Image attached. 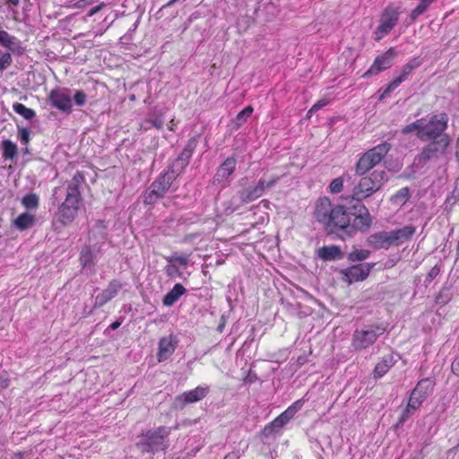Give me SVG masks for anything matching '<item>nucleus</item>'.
Returning <instances> with one entry per match:
<instances>
[{
    "mask_svg": "<svg viewBox=\"0 0 459 459\" xmlns=\"http://www.w3.org/2000/svg\"><path fill=\"white\" fill-rule=\"evenodd\" d=\"M328 104V100H320L316 103H315L312 108L308 110L307 116L309 117L312 113L318 111L323 107L326 106Z\"/></svg>",
    "mask_w": 459,
    "mask_h": 459,
    "instance_id": "nucleus-53",
    "label": "nucleus"
},
{
    "mask_svg": "<svg viewBox=\"0 0 459 459\" xmlns=\"http://www.w3.org/2000/svg\"><path fill=\"white\" fill-rule=\"evenodd\" d=\"M13 62L10 52H4L0 49V71L7 69Z\"/></svg>",
    "mask_w": 459,
    "mask_h": 459,
    "instance_id": "nucleus-43",
    "label": "nucleus"
},
{
    "mask_svg": "<svg viewBox=\"0 0 459 459\" xmlns=\"http://www.w3.org/2000/svg\"><path fill=\"white\" fill-rule=\"evenodd\" d=\"M305 401L303 399L297 400L289 408L292 410L293 413H297L304 405Z\"/></svg>",
    "mask_w": 459,
    "mask_h": 459,
    "instance_id": "nucleus-55",
    "label": "nucleus"
},
{
    "mask_svg": "<svg viewBox=\"0 0 459 459\" xmlns=\"http://www.w3.org/2000/svg\"><path fill=\"white\" fill-rule=\"evenodd\" d=\"M164 120L161 116L151 117L143 122L142 127L144 131L149 130L151 127H155L158 130L163 128Z\"/></svg>",
    "mask_w": 459,
    "mask_h": 459,
    "instance_id": "nucleus-35",
    "label": "nucleus"
},
{
    "mask_svg": "<svg viewBox=\"0 0 459 459\" xmlns=\"http://www.w3.org/2000/svg\"><path fill=\"white\" fill-rule=\"evenodd\" d=\"M173 180L169 176L162 173L155 179L143 194V202L146 204H153L162 198L172 185Z\"/></svg>",
    "mask_w": 459,
    "mask_h": 459,
    "instance_id": "nucleus-9",
    "label": "nucleus"
},
{
    "mask_svg": "<svg viewBox=\"0 0 459 459\" xmlns=\"http://www.w3.org/2000/svg\"><path fill=\"white\" fill-rule=\"evenodd\" d=\"M35 224V216L28 212L20 214L14 221L13 226L20 231L26 230Z\"/></svg>",
    "mask_w": 459,
    "mask_h": 459,
    "instance_id": "nucleus-27",
    "label": "nucleus"
},
{
    "mask_svg": "<svg viewBox=\"0 0 459 459\" xmlns=\"http://www.w3.org/2000/svg\"><path fill=\"white\" fill-rule=\"evenodd\" d=\"M370 255V251L366 249H355L348 254L347 259L350 262H360L368 259Z\"/></svg>",
    "mask_w": 459,
    "mask_h": 459,
    "instance_id": "nucleus-37",
    "label": "nucleus"
},
{
    "mask_svg": "<svg viewBox=\"0 0 459 459\" xmlns=\"http://www.w3.org/2000/svg\"><path fill=\"white\" fill-rule=\"evenodd\" d=\"M423 63V59L420 56H415V57H412L411 59H410L407 63H406V65H408L411 70H415L417 69L418 67H420Z\"/></svg>",
    "mask_w": 459,
    "mask_h": 459,
    "instance_id": "nucleus-51",
    "label": "nucleus"
},
{
    "mask_svg": "<svg viewBox=\"0 0 459 459\" xmlns=\"http://www.w3.org/2000/svg\"><path fill=\"white\" fill-rule=\"evenodd\" d=\"M94 2L95 0H79L75 3L74 6L77 8H85L86 6L92 4Z\"/></svg>",
    "mask_w": 459,
    "mask_h": 459,
    "instance_id": "nucleus-56",
    "label": "nucleus"
},
{
    "mask_svg": "<svg viewBox=\"0 0 459 459\" xmlns=\"http://www.w3.org/2000/svg\"><path fill=\"white\" fill-rule=\"evenodd\" d=\"M237 160L235 157H228L217 169L213 177V184L226 186L230 182V176L236 170Z\"/></svg>",
    "mask_w": 459,
    "mask_h": 459,
    "instance_id": "nucleus-13",
    "label": "nucleus"
},
{
    "mask_svg": "<svg viewBox=\"0 0 459 459\" xmlns=\"http://www.w3.org/2000/svg\"><path fill=\"white\" fill-rule=\"evenodd\" d=\"M281 414L283 415V418H287L290 420L295 416V413H293L292 410L289 407Z\"/></svg>",
    "mask_w": 459,
    "mask_h": 459,
    "instance_id": "nucleus-59",
    "label": "nucleus"
},
{
    "mask_svg": "<svg viewBox=\"0 0 459 459\" xmlns=\"http://www.w3.org/2000/svg\"><path fill=\"white\" fill-rule=\"evenodd\" d=\"M223 328H224V323H221L218 327H217V330L221 333L223 331Z\"/></svg>",
    "mask_w": 459,
    "mask_h": 459,
    "instance_id": "nucleus-64",
    "label": "nucleus"
},
{
    "mask_svg": "<svg viewBox=\"0 0 459 459\" xmlns=\"http://www.w3.org/2000/svg\"><path fill=\"white\" fill-rule=\"evenodd\" d=\"M411 70L406 64L402 67L400 74L394 79L388 86L384 90L380 96V100L386 98L394 90H395L402 82H403L408 76L412 73Z\"/></svg>",
    "mask_w": 459,
    "mask_h": 459,
    "instance_id": "nucleus-22",
    "label": "nucleus"
},
{
    "mask_svg": "<svg viewBox=\"0 0 459 459\" xmlns=\"http://www.w3.org/2000/svg\"><path fill=\"white\" fill-rule=\"evenodd\" d=\"M448 117L446 113L432 115L429 120L423 118V125L420 132L419 133V139L426 141L439 140L449 138L448 134L445 133L447 128Z\"/></svg>",
    "mask_w": 459,
    "mask_h": 459,
    "instance_id": "nucleus-5",
    "label": "nucleus"
},
{
    "mask_svg": "<svg viewBox=\"0 0 459 459\" xmlns=\"http://www.w3.org/2000/svg\"><path fill=\"white\" fill-rule=\"evenodd\" d=\"M367 243L374 249H388L393 247L390 231H379L373 233L367 238Z\"/></svg>",
    "mask_w": 459,
    "mask_h": 459,
    "instance_id": "nucleus-17",
    "label": "nucleus"
},
{
    "mask_svg": "<svg viewBox=\"0 0 459 459\" xmlns=\"http://www.w3.org/2000/svg\"><path fill=\"white\" fill-rule=\"evenodd\" d=\"M391 148V143L385 142L363 152L354 166L355 175H366L383 160Z\"/></svg>",
    "mask_w": 459,
    "mask_h": 459,
    "instance_id": "nucleus-4",
    "label": "nucleus"
},
{
    "mask_svg": "<svg viewBox=\"0 0 459 459\" xmlns=\"http://www.w3.org/2000/svg\"><path fill=\"white\" fill-rule=\"evenodd\" d=\"M289 421L290 420L287 418H283V415L281 413L273 420V425H276V427H280L281 429H282Z\"/></svg>",
    "mask_w": 459,
    "mask_h": 459,
    "instance_id": "nucleus-54",
    "label": "nucleus"
},
{
    "mask_svg": "<svg viewBox=\"0 0 459 459\" xmlns=\"http://www.w3.org/2000/svg\"><path fill=\"white\" fill-rule=\"evenodd\" d=\"M264 193L263 182L258 180L255 186L238 191V196L242 204H249L261 197Z\"/></svg>",
    "mask_w": 459,
    "mask_h": 459,
    "instance_id": "nucleus-18",
    "label": "nucleus"
},
{
    "mask_svg": "<svg viewBox=\"0 0 459 459\" xmlns=\"http://www.w3.org/2000/svg\"><path fill=\"white\" fill-rule=\"evenodd\" d=\"M436 0H420L419 4L411 11L410 19L414 22L419 16L423 14Z\"/></svg>",
    "mask_w": 459,
    "mask_h": 459,
    "instance_id": "nucleus-32",
    "label": "nucleus"
},
{
    "mask_svg": "<svg viewBox=\"0 0 459 459\" xmlns=\"http://www.w3.org/2000/svg\"><path fill=\"white\" fill-rule=\"evenodd\" d=\"M253 110L254 109L252 106H247L244 109H242L232 120L233 127L235 129H238L241 126H243L247 121V118L250 117V116L252 115Z\"/></svg>",
    "mask_w": 459,
    "mask_h": 459,
    "instance_id": "nucleus-30",
    "label": "nucleus"
},
{
    "mask_svg": "<svg viewBox=\"0 0 459 459\" xmlns=\"http://www.w3.org/2000/svg\"><path fill=\"white\" fill-rule=\"evenodd\" d=\"M170 431V428L165 426H160L156 429H149L140 437L136 446L143 454H155L159 451H164L169 446L168 437Z\"/></svg>",
    "mask_w": 459,
    "mask_h": 459,
    "instance_id": "nucleus-3",
    "label": "nucleus"
},
{
    "mask_svg": "<svg viewBox=\"0 0 459 459\" xmlns=\"http://www.w3.org/2000/svg\"><path fill=\"white\" fill-rule=\"evenodd\" d=\"M120 325H121V322H120V321H115V322H113V323L109 325V329H111V330H116V329H117Z\"/></svg>",
    "mask_w": 459,
    "mask_h": 459,
    "instance_id": "nucleus-62",
    "label": "nucleus"
},
{
    "mask_svg": "<svg viewBox=\"0 0 459 459\" xmlns=\"http://www.w3.org/2000/svg\"><path fill=\"white\" fill-rule=\"evenodd\" d=\"M10 459H24V453L18 451L11 455Z\"/></svg>",
    "mask_w": 459,
    "mask_h": 459,
    "instance_id": "nucleus-60",
    "label": "nucleus"
},
{
    "mask_svg": "<svg viewBox=\"0 0 459 459\" xmlns=\"http://www.w3.org/2000/svg\"><path fill=\"white\" fill-rule=\"evenodd\" d=\"M104 5H105V4H104V3H100V4H98V5L94 6V7H92V8L88 12L87 16H88V17H91V16H93V15H94V14H96L98 12H100V11L103 8V6H104Z\"/></svg>",
    "mask_w": 459,
    "mask_h": 459,
    "instance_id": "nucleus-57",
    "label": "nucleus"
},
{
    "mask_svg": "<svg viewBox=\"0 0 459 459\" xmlns=\"http://www.w3.org/2000/svg\"><path fill=\"white\" fill-rule=\"evenodd\" d=\"M101 255V247H84L80 254V264L85 268L87 266H94L97 257Z\"/></svg>",
    "mask_w": 459,
    "mask_h": 459,
    "instance_id": "nucleus-19",
    "label": "nucleus"
},
{
    "mask_svg": "<svg viewBox=\"0 0 459 459\" xmlns=\"http://www.w3.org/2000/svg\"><path fill=\"white\" fill-rule=\"evenodd\" d=\"M178 0H169L167 4H163L161 8L159 10L158 13H161L164 9L170 7L174 4H176Z\"/></svg>",
    "mask_w": 459,
    "mask_h": 459,
    "instance_id": "nucleus-61",
    "label": "nucleus"
},
{
    "mask_svg": "<svg viewBox=\"0 0 459 459\" xmlns=\"http://www.w3.org/2000/svg\"><path fill=\"white\" fill-rule=\"evenodd\" d=\"M279 180H280V176H276V175L271 176L268 179H265L263 178L259 179V181L263 182L264 192H265L266 189H270V188L273 187L278 183Z\"/></svg>",
    "mask_w": 459,
    "mask_h": 459,
    "instance_id": "nucleus-45",
    "label": "nucleus"
},
{
    "mask_svg": "<svg viewBox=\"0 0 459 459\" xmlns=\"http://www.w3.org/2000/svg\"><path fill=\"white\" fill-rule=\"evenodd\" d=\"M400 14L398 8L392 5L385 7L380 14L379 25L373 33L374 39L379 41L388 35L398 23Z\"/></svg>",
    "mask_w": 459,
    "mask_h": 459,
    "instance_id": "nucleus-7",
    "label": "nucleus"
},
{
    "mask_svg": "<svg viewBox=\"0 0 459 459\" xmlns=\"http://www.w3.org/2000/svg\"><path fill=\"white\" fill-rule=\"evenodd\" d=\"M455 157H456V159L459 160V140H457V146H456Z\"/></svg>",
    "mask_w": 459,
    "mask_h": 459,
    "instance_id": "nucleus-63",
    "label": "nucleus"
},
{
    "mask_svg": "<svg viewBox=\"0 0 459 459\" xmlns=\"http://www.w3.org/2000/svg\"><path fill=\"white\" fill-rule=\"evenodd\" d=\"M19 138L23 144L30 142V131L25 127H18Z\"/></svg>",
    "mask_w": 459,
    "mask_h": 459,
    "instance_id": "nucleus-48",
    "label": "nucleus"
},
{
    "mask_svg": "<svg viewBox=\"0 0 459 459\" xmlns=\"http://www.w3.org/2000/svg\"><path fill=\"white\" fill-rule=\"evenodd\" d=\"M397 56L398 52L394 48H389L385 53L375 58L372 65L364 73L363 77L368 78L370 76L377 75L392 67L394 60Z\"/></svg>",
    "mask_w": 459,
    "mask_h": 459,
    "instance_id": "nucleus-11",
    "label": "nucleus"
},
{
    "mask_svg": "<svg viewBox=\"0 0 459 459\" xmlns=\"http://www.w3.org/2000/svg\"><path fill=\"white\" fill-rule=\"evenodd\" d=\"M435 385V381L432 378L427 377L420 380L415 386L414 394H418L419 393L423 395V397L427 398V396L431 393L433 387Z\"/></svg>",
    "mask_w": 459,
    "mask_h": 459,
    "instance_id": "nucleus-28",
    "label": "nucleus"
},
{
    "mask_svg": "<svg viewBox=\"0 0 459 459\" xmlns=\"http://www.w3.org/2000/svg\"><path fill=\"white\" fill-rule=\"evenodd\" d=\"M169 263H178L180 265H186L189 261V255L174 253L170 256L167 257Z\"/></svg>",
    "mask_w": 459,
    "mask_h": 459,
    "instance_id": "nucleus-42",
    "label": "nucleus"
},
{
    "mask_svg": "<svg viewBox=\"0 0 459 459\" xmlns=\"http://www.w3.org/2000/svg\"><path fill=\"white\" fill-rule=\"evenodd\" d=\"M186 288L181 283L175 284L174 287L163 297V305L166 307H171L186 293Z\"/></svg>",
    "mask_w": 459,
    "mask_h": 459,
    "instance_id": "nucleus-24",
    "label": "nucleus"
},
{
    "mask_svg": "<svg viewBox=\"0 0 459 459\" xmlns=\"http://www.w3.org/2000/svg\"><path fill=\"white\" fill-rule=\"evenodd\" d=\"M450 144V138H442L439 140L429 141L417 156L416 160L420 164H426L428 161L433 159H438L444 155L446 152L447 147Z\"/></svg>",
    "mask_w": 459,
    "mask_h": 459,
    "instance_id": "nucleus-10",
    "label": "nucleus"
},
{
    "mask_svg": "<svg viewBox=\"0 0 459 459\" xmlns=\"http://www.w3.org/2000/svg\"><path fill=\"white\" fill-rule=\"evenodd\" d=\"M409 197V187H403L391 197V202L394 204H405Z\"/></svg>",
    "mask_w": 459,
    "mask_h": 459,
    "instance_id": "nucleus-38",
    "label": "nucleus"
},
{
    "mask_svg": "<svg viewBox=\"0 0 459 459\" xmlns=\"http://www.w3.org/2000/svg\"><path fill=\"white\" fill-rule=\"evenodd\" d=\"M20 44L21 42L16 37L0 29V46L14 53L16 48H20Z\"/></svg>",
    "mask_w": 459,
    "mask_h": 459,
    "instance_id": "nucleus-26",
    "label": "nucleus"
},
{
    "mask_svg": "<svg viewBox=\"0 0 459 459\" xmlns=\"http://www.w3.org/2000/svg\"><path fill=\"white\" fill-rule=\"evenodd\" d=\"M10 385V378L7 372L0 373V390L6 389Z\"/></svg>",
    "mask_w": 459,
    "mask_h": 459,
    "instance_id": "nucleus-50",
    "label": "nucleus"
},
{
    "mask_svg": "<svg viewBox=\"0 0 459 459\" xmlns=\"http://www.w3.org/2000/svg\"><path fill=\"white\" fill-rule=\"evenodd\" d=\"M122 288L123 284L118 280H112L109 281L108 287L95 298L93 307L99 308L103 307L106 303L115 298Z\"/></svg>",
    "mask_w": 459,
    "mask_h": 459,
    "instance_id": "nucleus-16",
    "label": "nucleus"
},
{
    "mask_svg": "<svg viewBox=\"0 0 459 459\" xmlns=\"http://www.w3.org/2000/svg\"><path fill=\"white\" fill-rule=\"evenodd\" d=\"M165 273L169 278L181 275L178 267L173 263H169V264L165 267Z\"/></svg>",
    "mask_w": 459,
    "mask_h": 459,
    "instance_id": "nucleus-46",
    "label": "nucleus"
},
{
    "mask_svg": "<svg viewBox=\"0 0 459 459\" xmlns=\"http://www.w3.org/2000/svg\"><path fill=\"white\" fill-rule=\"evenodd\" d=\"M451 368L454 374L459 376V355L453 361Z\"/></svg>",
    "mask_w": 459,
    "mask_h": 459,
    "instance_id": "nucleus-58",
    "label": "nucleus"
},
{
    "mask_svg": "<svg viewBox=\"0 0 459 459\" xmlns=\"http://www.w3.org/2000/svg\"><path fill=\"white\" fill-rule=\"evenodd\" d=\"M453 298L451 286L444 285L440 291L437 294L435 302L438 305H446Z\"/></svg>",
    "mask_w": 459,
    "mask_h": 459,
    "instance_id": "nucleus-31",
    "label": "nucleus"
},
{
    "mask_svg": "<svg viewBox=\"0 0 459 459\" xmlns=\"http://www.w3.org/2000/svg\"><path fill=\"white\" fill-rule=\"evenodd\" d=\"M415 410H412V408H410L407 404L406 408L403 410L401 417L398 420L397 425H403L411 415L412 411Z\"/></svg>",
    "mask_w": 459,
    "mask_h": 459,
    "instance_id": "nucleus-49",
    "label": "nucleus"
},
{
    "mask_svg": "<svg viewBox=\"0 0 459 459\" xmlns=\"http://www.w3.org/2000/svg\"><path fill=\"white\" fill-rule=\"evenodd\" d=\"M186 168V165L176 159L169 167L168 169L164 172L165 175L169 176L171 179L174 181L180 174H182Z\"/></svg>",
    "mask_w": 459,
    "mask_h": 459,
    "instance_id": "nucleus-29",
    "label": "nucleus"
},
{
    "mask_svg": "<svg viewBox=\"0 0 459 459\" xmlns=\"http://www.w3.org/2000/svg\"><path fill=\"white\" fill-rule=\"evenodd\" d=\"M74 93H72V102L78 107H82L86 104L87 95L84 91L80 90H73Z\"/></svg>",
    "mask_w": 459,
    "mask_h": 459,
    "instance_id": "nucleus-41",
    "label": "nucleus"
},
{
    "mask_svg": "<svg viewBox=\"0 0 459 459\" xmlns=\"http://www.w3.org/2000/svg\"><path fill=\"white\" fill-rule=\"evenodd\" d=\"M72 93H74L73 89L56 87L49 91L47 101L61 113L71 114L73 111Z\"/></svg>",
    "mask_w": 459,
    "mask_h": 459,
    "instance_id": "nucleus-6",
    "label": "nucleus"
},
{
    "mask_svg": "<svg viewBox=\"0 0 459 459\" xmlns=\"http://www.w3.org/2000/svg\"><path fill=\"white\" fill-rule=\"evenodd\" d=\"M198 137L199 136H193L191 137L186 144L185 145L184 149L182 150L181 153L177 157L178 160L185 163V165L189 164V160L197 146L198 143Z\"/></svg>",
    "mask_w": 459,
    "mask_h": 459,
    "instance_id": "nucleus-25",
    "label": "nucleus"
},
{
    "mask_svg": "<svg viewBox=\"0 0 459 459\" xmlns=\"http://www.w3.org/2000/svg\"><path fill=\"white\" fill-rule=\"evenodd\" d=\"M209 393V387L197 386L176 397V403L178 406L183 408L188 403H193L201 401Z\"/></svg>",
    "mask_w": 459,
    "mask_h": 459,
    "instance_id": "nucleus-15",
    "label": "nucleus"
},
{
    "mask_svg": "<svg viewBox=\"0 0 459 459\" xmlns=\"http://www.w3.org/2000/svg\"><path fill=\"white\" fill-rule=\"evenodd\" d=\"M395 362L396 359H394L393 354L385 355L375 367L374 377H382L395 364Z\"/></svg>",
    "mask_w": 459,
    "mask_h": 459,
    "instance_id": "nucleus-23",
    "label": "nucleus"
},
{
    "mask_svg": "<svg viewBox=\"0 0 459 459\" xmlns=\"http://www.w3.org/2000/svg\"><path fill=\"white\" fill-rule=\"evenodd\" d=\"M440 273V267L438 265L433 266L427 274L426 281L431 282Z\"/></svg>",
    "mask_w": 459,
    "mask_h": 459,
    "instance_id": "nucleus-52",
    "label": "nucleus"
},
{
    "mask_svg": "<svg viewBox=\"0 0 459 459\" xmlns=\"http://www.w3.org/2000/svg\"><path fill=\"white\" fill-rule=\"evenodd\" d=\"M178 341L173 334L161 337L159 341L157 359L159 362L167 360L176 351Z\"/></svg>",
    "mask_w": 459,
    "mask_h": 459,
    "instance_id": "nucleus-14",
    "label": "nucleus"
},
{
    "mask_svg": "<svg viewBox=\"0 0 459 459\" xmlns=\"http://www.w3.org/2000/svg\"><path fill=\"white\" fill-rule=\"evenodd\" d=\"M374 264H359L341 270L342 280L349 284L362 281L368 276Z\"/></svg>",
    "mask_w": 459,
    "mask_h": 459,
    "instance_id": "nucleus-12",
    "label": "nucleus"
},
{
    "mask_svg": "<svg viewBox=\"0 0 459 459\" xmlns=\"http://www.w3.org/2000/svg\"><path fill=\"white\" fill-rule=\"evenodd\" d=\"M416 232V228L412 225L404 226L403 228L391 230V238L394 246H400L409 240Z\"/></svg>",
    "mask_w": 459,
    "mask_h": 459,
    "instance_id": "nucleus-21",
    "label": "nucleus"
},
{
    "mask_svg": "<svg viewBox=\"0 0 459 459\" xmlns=\"http://www.w3.org/2000/svg\"><path fill=\"white\" fill-rule=\"evenodd\" d=\"M360 177L351 195L342 198L341 204L333 205L325 196L318 199L315 217L325 225L328 233L343 232L352 236L357 231L363 232L371 227V215L362 201L380 190L388 181V176L385 170L377 169L368 176Z\"/></svg>",
    "mask_w": 459,
    "mask_h": 459,
    "instance_id": "nucleus-1",
    "label": "nucleus"
},
{
    "mask_svg": "<svg viewBox=\"0 0 459 459\" xmlns=\"http://www.w3.org/2000/svg\"><path fill=\"white\" fill-rule=\"evenodd\" d=\"M426 398L423 397L420 393L418 394H414V390L411 391L408 405L410 408H412V410H417L420 408V406L422 404Z\"/></svg>",
    "mask_w": 459,
    "mask_h": 459,
    "instance_id": "nucleus-40",
    "label": "nucleus"
},
{
    "mask_svg": "<svg viewBox=\"0 0 459 459\" xmlns=\"http://www.w3.org/2000/svg\"><path fill=\"white\" fill-rule=\"evenodd\" d=\"M423 125V118L418 119L415 122L409 124L403 127L402 133L403 134H409L414 131H416V135L419 138V133L420 132Z\"/></svg>",
    "mask_w": 459,
    "mask_h": 459,
    "instance_id": "nucleus-39",
    "label": "nucleus"
},
{
    "mask_svg": "<svg viewBox=\"0 0 459 459\" xmlns=\"http://www.w3.org/2000/svg\"><path fill=\"white\" fill-rule=\"evenodd\" d=\"M281 429L280 427L273 425V421L267 424L261 432L262 438H269Z\"/></svg>",
    "mask_w": 459,
    "mask_h": 459,
    "instance_id": "nucleus-44",
    "label": "nucleus"
},
{
    "mask_svg": "<svg viewBox=\"0 0 459 459\" xmlns=\"http://www.w3.org/2000/svg\"><path fill=\"white\" fill-rule=\"evenodd\" d=\"M316 255L323 261H335L343 258L344 254L341 247L335 245L324 246L316 250Z\"/></svg>",
    "mask_w": 459,
    "mask_h": 459,
    "instance_id": "nucleus-20",
    "label": "nucleus"
},
{
    "mask_svg": "<svg viewBox=\"0 0 459 459\" xmlns=\"http://www.w3.org/2000/svg\"><path fill=\"white\" fill-rule=\"evenodd\" d=\"M385 332V328L380 325H370L361 330L357 329L353 333L352 345L357 351L367 349L373 345Z\"/></svg>",
    "mask_w": 459,
    "mask_h": 459,
    "instance_id": "nucleus-8",
    "label": "nucleus"
},
{
    "mask_svg": "<svg viewBox=\"0 0 459 459\" xmlns=\"http://www.w3.org/2000/svg\"><path fill=\"white\" fill-rule=\"evenodd\" d=\"M3 155L4 159L13 160L17 156V145L10 140H4L2 143Z\"/></svg>",
    "mask_w": 459,
    "mask_h": 459,
    "instance_id": "nucleus-33",
    "label": "nucleus"
},
{
    "mask_svg": "<svg viewBox=\"0 0 459 459\" xmlns=\"http://www.w3.org/2000/svg\"><path fill=\"white\" fill-rule=\"evenodd\" d=\"M13 109L14 112L23 117L27 120H31L35 117L36 113L33 109L27 108L25 105L22 103H14L13 105Z\"/></svg>",
    "mask_w": 459,
    "mask_h": 459,
    "instance_id": "nucleus-34",
    "label": "nucleus"
},
{
    "mask_svg": "<svg viewBox=\"0 0 459 459\" xmlns=\"http://www.w3.org/2000/svg\"><path fill=\"white\" fill-rule=\"evenodd\" d=\"M343 186V179L342 178H334L329 186V188L332 193L337 194L340 193Z\"/></svg>",
    "mask_w": 459,
    "mask_h": 459,
    "instance_id": "nucleus-47",
    "label": "nucleus"
},
{
    "mask_svg": "<svg viewBox=\"0 0 459 459\" xmlns=\"http://www.w3.org/2000/svg\"><path fill=\"white\" fill-rule=\"evenodd\" d=\"M85 182L84 173L76 171L68 182L65 201L59 205L55 215L56 222L62 226L71 224L78 215L80 205L82 202L81 186Z\"/></svg>",
    "mask_w": 459,
    "mask_h": 459,
    "instance_id": "nucleus-2",
    "label": "nucleus"
},
{
    "mask_svg": "<svg viewBox=\"0 0 459 459\" xmlns=\"http://www.w3.org/2000/svg\"><path fill=\"white\" fill-rule=\"evenodd\" d=\"M22 204L26 209H37L39 204V198L38 195L34 193L28 194L22 197Z\"/></svg>",
    "mask_w": 459,
    "mask_h": 459,
    "instance_id": "nucleus-36",
    "label": "nucleus"
}]
</instances>
